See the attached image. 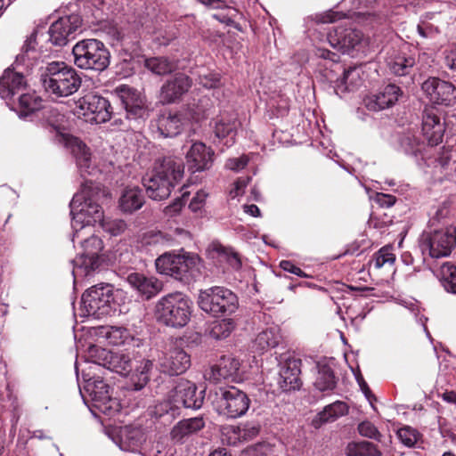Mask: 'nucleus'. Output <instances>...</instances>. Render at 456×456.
Instances as JSON below:
<instances>
[{
  "instance_id": "nucleus-41",
  "label": "nucleus",
  "mask_w": 456,
  "mask_h": 456,
  "mask_svg": "<svg viewBox=\"0 0 456 456\" xmlns=\"http://www.w3.org/2000/svg\"><path fill=\"white\" fill-rule=\"evenodd\" d=\"M438 276L444 289L451 294L456 295V266L450 263H444L438 271Z\"/></svg>"
},
{
  "instance_id": "nucleus-3",
  "label": "nucleus",
  "mask_w": 456,
  "mask_h": 456,
  "mask_svg": "<svg viewBox=\"0 0 456 456\" xmlns=\"http://www.w3.org/2000/svg\"><path fill=\"white\" fill-rule=\"evenodd\" d=\"M327 40L337 52L318 47L315 50V55L318 58L330 60L334 63L339 61L340 55L338 53L354 57L356 53L363 52L367 45L362 31L353 28L349 20H345L340 24L333 26L328 31Z\"/></svg>"
},
{
  "instance_id": "nucleus-18",
  "label": "nucleus",
  "mask_w": 456,
  "mask_h": 456,
  "mask_svg": "<svg viewBox=\"0 0 456 456\" xmlns=\"http://www.w3.org/2000/svg\"><path fill=\"white\" fill-rule=\"evenodd\" d=\"M81 26L78 15L72 14L61 17L53 22L48 29L49 41L57 46H64L74 38L77 30Z\"/></svg>"
},
{
  "instance_id": "nucleus-56",
  "label": "nucleus",
  "mask_w": 456,
  "mask_h": 456,
  "mask_svg": "<svg viewBox=\"0 0 456 456\" xmlns=\"http://www.w3.org/2000/svg\"><path fill=\"white\" fill-rule=\"evenodd\" d=\"M242 443L250 441L257 436L259 433V425L255 422H244L238 425Z\"/></svg>"
},
{
  "instance_id": "nucleus-28",
  "label": "nucleus",
  "mask_w": 456,
  "mask_h": 456,
  "mask_svg": "<svg viewBox=\"0 0 456 456\" xmlns=\"http://www.w3.org/2000/svg\"><path fill=\"white\" fill-rule=\"evenodd\" d=\"M444 124L434 110H426L422 117V134L431 146L442 142Z\"/></svg>"
},
{
  "instance_id": "nucleus-58",
  "label": "nucleus",
  "mask_w": 456,
  "mask_h": 456,
  "mask_svg": "<svg viewBox=\"0 0 456 456\" xmlns=\"http://www.w3.org/2000/svg\"><path fill=\"white\" fill-rule=\"evenodd\" d=\"M207 197L208 193L206 191L202 190L197 191L189 204V208L192 212L200 211L205 206Z\"/></svg>"
},
{
  "instance_id": "nucleus-59",
  "label": "nucleus",
  "mask_w": 456,
  "mask_h": 456,
  "mask_svg": "<svg viewBox=\"0 0 456 456\" xmlns=\"http://www.w3.org/2000/svg\"><path fill=\"white\" fill-rule=\"evenodd\" d=\"M370 199L381 208H390L395 205L396 198L390 194L376 192Z\"/></svg>"
},
{
  "instance_id": "nucleus-15",
  "label": "nucleus",
  "mask_w": 456,
  "mask_h": 456,
  "mask_svg": "<svg viewBox=\"0 0 456 456\" xmlns=\"http://www.w3.org/2000/svg\"><path fill=\"white\" fill-rule=\"evenodd\" d=\"M157 366L160 371L170 376L184 373L191 366V356L185 350L175 345L159 354Z\"/></svg>"
},
{
  "instance_id": "nucleus-10",
  "label": "nucleus",
  "mask_w": 456,
  "mask_h": 456,
  "mask_svg": "<svg viewBox=\"0 0 456 456\" xmlns=\"http://www.w3.org/2000/svg\"><path fill=\"white\" fill-rule=\"evenodd\" d=\"M456 246V227L450 225L440 229L425 231L419 240V248L424 256L432 258L450 256Z\"/></svg>"
},
{
  "instance_id": "nucleus-63",
  "label": "nucleus",
  "mask_w": 456,
  "mask_h": 456,
  "mask_svg": "<svg viewBox=\"0 0 456 456\" xmlns=\"http://www.w3.org/2000/svg\"><path fill=\"white\" fill-rule=\"evenodd\" d=\"M248 159L246 156H241L227 159L225 167L232 171H240L248 165Z\"/></svg>"
},
{
  "instance_id": "nucleus-26",
  "label": "nucleus",
  "mask_w": 456,
  "mask_h": 456,
  "mask_svg": "<svg viewBox=\"0 0 456 456\" xmlns=\"http://www.w3.org/2000/svg\"><path fill=\"white\" fill-rule=\"evenodd\" d=\"M214 151L203 142H194L188 152L186 159L188 167L191 172H200L208 169L213 162Z\"/></svg>"
},
{
  "instance_id": "nucleus-27",
  "label": "nucleus",
  "mask_w": 456,
  "mask_h": 456,
  "mask_svg": "<svg viewBox=\"0 0 456 456\" xmlns=\"http://www.w3.org/2000/svg\"><path fill=\"white\" fill-rule=\"evenodd\" d=\"M112 439L120 450L131 452H139L146 440L144 433L140 428L129 426L120 428Z\"/></svg>"
},
{
  "instance_id": "nucleus-32",
  "label": "nucleus",
  "mask_w": 456,
  "mask_h": 456,
  "mask_svg": "<svg viewBox=\"0 0 456 456\" xmlns=\"http://www.w3.org/2000/svg\"><path fill=\"white\" fill-rule=\"evenodd\" d=\"M366 64H360L354 67H349L344 70L343 77L337 80L336 92L354 91L359 88L365 79V68Z\"/></svg>"
},
{
  "instance_id": "nucleus-64",
  "label": "nucleus",
  "mask_w": 456,
  "mask_h": 456,
  "mask_svg": "<svg viewBox=\"0 0 456 456\" xmlns=\"http://www.w3.org/2000/svg\"><path fill=\"white\" fill-rule=\"evenodd\" d=\"M444 62L450 69L456 71V45H451L444 51Z\"/></svg>"
},
{
  "instance_id": "nucleus-53",
  "label": "nucleus",
  "mask_w": 456,
  "mask_h": 456,
  "mask_svg": "<svg viewBox=\"0 0 456 456\" xmlns=\"http://www.w3.org/2000/svg\"><path fill=\"white\" fill-rule=\"evenodd\" d=\"M395 260L391 248L383 247L374 256L371 263L376 269L383 267L385 265H393Z\"/></svg>"
},
{
  "instance_id": "nucleus-36",
  "label": "nucleus",
  "mask_w": 456,
  "mask_h": 456,
  "mask_svg": "<svg viewBox=\"0 0 456 456\" xmlns=\"http://www.w3.org/2000/svg\"><path fill=\"white\" fill-rule=\"evenodd\" d=\"M281 339L280 330L277 327H270L256 336L253 343V348L258 353L263 354L271 348L279 345Z\"/></svg>"
},
{
  "instance_id": "nucleus-5",
  "label": "nucleus",
  "mask_w": 456,
  "mask_h": 456,
  "mask_svg": "<svg viewBox=\"0 0 456 456\" xmlns=\"http://www.w3.org/2000/svg\"><path fill=\"white\" fill-rule=\"evenodd\" d=\"M83 385L79 383L80 395L86 403V400L92 401V407L108 416H113L119 411V403L113 398L110 392V386L103 379L94 373L82 370Z\"/></svg>"
},
{
  "instance_id": "nucleus-21",
  "label": "nucleus",
  "mask_w": 456,
  "mask_h": 456,
  "mask_svg": "<svg viewBox=\"0 0 456 456\" xmlns=\"http://www.w3.org/2000/svg\"><path fill=\"white\" fill-rule=\"evenodd\" d=\"M408 46L400 49H391L387 53L386 64L391 73L395 76L409 75L415 63V57L407 52Z\"/></svg>"
},
{
  "instance_id": "nucleus-6",
  "label": "nucleus",
  "mask_w": 456,
  "mask_h": 456,
  "mask_svg": "<svg viewBox=\"0 0 456 456\" xmlns=\"http://www.w3.org/2000/svg\"><path fill=\"white\" fill-rule=\"evenodd\" d=\"M158 273L183 283L195 281L200 276V263L197 256L164 253L155 261Z\"/></svg>"
},
{
  "instance_id": "nucleus-2",
  "label": "nucleus",
  "mask_w": 456,
  "mask_h": 456,
  "mask_svg": "<svg viewBox=\"0 0 456 456\" xmlns=\"http://www.w3.org/2000/svg\"><path fill=\"white\" fill-rule=\"evenodd\" d=\"M184 167L179 158L164 157L155 161L152 170L142 178L148 196L153 200L169 197L173 188L182 180Z\"/></svg>"
},
{
  "instance_id": "nucleus-25",
  "label": "nucleus",
  "mask_w": 456,
  "mask_h": 456,
  "mask_svg": "<svg viewBox=\"0 0 456 456\" xmlns=\"http://www.w3.org/2000/svg\"><path fill=\"white\" fill-rule=\"evenodd\" d=\"M127 283L145 299L155 297L162 290V282L154 276L140 273H131L126 277Z\"/></svg>"
},
{
  "instance_id": "nucleus-60",
  "label": "nucleus",
  "mask_w": 456,
  "mask_h": 456,
  "mask_svg": "<svg viewBox=\"0 0 456 456\" xmlns=\"http://www.w3.org/2000/svg\"><path fill=\"white\" fill-rule=\"evenodd\" d=\"M251 178L249 176L240 177L238 178L234 184L233 188L230 191V196L234 199L244 192V189L247 187Z\"/></svg>"
},
{
  "instance_id": "nucleus-8",
  "label": "nucleus",
  "mask_w": 456,
  "mask_h": 456,
  "mask_svg": "<svg viewBox=\"0 0 456 456\" xmlns=\"http://www.w3.org/2000/svg\"><path fill=\"white\" fill-rule=\"evenodd\" d=\"M192 302L181 293L174 292L162 297L156 304V317L167 326L183 328L190 321Z\"/></svg>"
},
{
  "instance_id": "nucleus-54",
  "label": "nucleus",
  "mask_w": 456,
  "mask_h": 456,
  "mask_svg": "<svg viewBox=\"0 0 456 456\" xmlns=\"http://www.w3.org/2000/svg\"><path fill=\"white\" fill-rule=\"evenodd\" d=\"M358 433L364 437L373 439L377 442H381L383 436L379 431L377 427L370 420H364L358 424Z\"/></svg>"
},
{
  "instance_id": "nucleus-29",
  "label": "nucleus",
  "mask_w": 456,
  "mask_h": 456,
  "mask_svg": "<svg viewBox=\"0 0 456 456\" xmlns=\"http://www.w3.org/2000/svg\"><path fill=\"white\" fill-rule=\"evenodd\" d=\"M37 36L31 34L25 41L20 53L17 55L13 63L14 69L29 72L39 61L40 53L37 49Z\"/></svg>"
},
{
  "instance_id": "nucleus-33",
  "label": "nucleus",
  "mask_w": 456,
  "mask_h": 456,
  "mask_svg": "<svg viewBox=\"0 0 456 456\" xmlns=\"http://www.w3.org/2000/svg\"><path fill=\"white\" fill-rule=\"evenodd\" d=\"M144 202L145 198L142 190L138 187H127L122 191L118 199V208L125 214H132L139 210Z\"/></svg>"
},
{
  "instance_id": "nucleus-42",
  "label": "nucleus",
  "mask_w": 456,
  "mask_h": 456,
  "mask_svg": "<svg viewBox=\"0 0 456 456\" xmlns=\"http://www.w3.org/2000/svg\"><path fill=\"white\" fill-rule=\"evenodd\" d=\"M347 456H380L378 447L368 441L351 442L346 448Z\"/></svg>"
},
{
  "instance_id": "nucleus-30",
  "label": "nucleus",
  "mask_w": 456,
  "mask_h": 456,
  "mask_svg": "<svg viewBox=\"0 0 456 456\" xmlns=\"http://www.w3.org/2000/svg\"><path fill=\"white\" fill-rule=\"evenodd\" d=\"M188 124V118L183 111L163 114L158 119V131L165 138L175 137L180 134Z\"/></svg>"
},
{
  "instance_id": "nucleus-16",
  "label": "nucleus",
  "mask_w": 456,
  "mask_h": 456,
  "mask_svg": "<svg viewBox=\"0 0 456 456\" xmlns=\"http://www.w3.org/2000/svg\"><path fill=\"white\" fill-rule=\"evenodd\" d=\"M115 94L123 105L128 119H144L148 116L144 98L135 89L121 85L116 87Z\"/></svg>"
},
{
  "instance_id": "nucleus-4",
  "label": "nucleus",
  "mask_w": 456,
  "mask_h": 456,
  "mask_svg": "<svg viewBox=\"0 0 456 456\" xmlns=\"http://www.w3.org/2000/svg\"><path fill=\"white\" fill-rule=\"evenodd\" d=\"M40 81L45 90L56 97L75 94L82 83L77 71L63 61H51L41 67Z\"/></svg>"
},
{
  "instance_id": "nucleus-52",
  "label": "nucleus",
  "mask_w": 456,
  "mask_h": 456,
  "mask_svg": "<svg viewBox=\"0 0 456 456\" xmlns=\"http://www.w3.org/2000/svg\"><path fill=\"white\" fill-rule=\"evenodd\" d=\"M221 441L227 445L236 446L242 444L238 425H224L220 428Z\"/></svg>"
},
{
  "instance_id": "nucleus-55",
  "label": "nucleus",
  "mask_w": 456,
  "mask_h": 456,
  "mask_svg": "<svg viewBox=\"0 0 456 456\" xmlns=\"http://www.w3.org/2000/svg\"><path fill=\"white\" fill-rule=\"evenodd\" d=\"M397 436L405 446L412 447L418 442L419 434L416 429L407 426L398 429Z\"/></svg>"
},
{
  "instance_id": "nucleus-31",
  "label": "nucleus",
  "mask_w": 456,
  "mask_h": 456,
  "mask_svg": "<svg viewBox=\"0 0 456 456\" xmlns=\"http://www.w3.org/2000/svg\"><path fill=\"white\" fill-rule=\"evenodd\" d=\"M205 427L202 417L190 418L179 421L170 432L171 440L175 444H183L192 435L197 434Z\"/></svg>"
},
{
  "instance_id": "nucleus-23",
  "label": "nucleus",
  "mask_w": 456,
  "mask_h": 456,
  "mask_svg": "<svg viewBox=\"0 0 456 456\" xmlns=\"http://www.w3.org/2000/svg\"><path fill=\"white\" fill-rule=\"evenodd\" d=\"M24 71L20 69H7L0 77V97L12 99L15 94L21 93L27 87Z\"/></svg>"
},
{
  "instance_id": "nucleus-7",
  "label": "nucleus",
  "mask_w": 456,
  "mask_h": 456,
  "mask_svg": "<svg viewBox=\"0 0 456 456\" xmlns=\"http://www.w3.org/2000/svg\"><path fill=\"white\" fill-rule=\"evenodd\" d=\"M112 285L99 284L88 289L81 297L83 316L102 319L114 314L119 306Z\"/></svg>"
},
{
  "instance_id": "nucleus-37",
  "label": "nucleus",
  "mask_w": 456,
  "mask_h": 456,
  "mask_svg": "<svg viewBox=\"0 0 456 456\" xmlns=\"http://www.w3.org/2000/svg\"><path fill=\"white\" fill-rule=\"evenodd\" d=\"M152 367V361L148 359L142 360L130 376L128 385L129 389L134 391L142 389L150 380V371Z\"/></svg>"
},
{
  "instance_id": "nucleus-40",
  "label": "nucleus",
  "mask_w": 456,
  "mask_h": 456,
  "mask_svg": "<svg viewBox=\"0 0 456 456\" xmlns=\"http://www.w3.org/2000/svg\"><path fill=\"white\" fill-rule=\"evenodd\" d=\"M131 357L123 353L111 352L108 359L105 369L118 373L120 375H126L131 371Z\"/></svg>"
},
{
  "instance_id": "nucleus-39",
  "label": "nucleus",
  "mask_w": 456,
  "mask_h": 456,
  "mask_svg": "<svg viewBox=\"0 0 456 456\" xmlns=\"http://www.w3.org/2000/svg\"><path fill=\"white\" fill-rule=\"evenodd\" d=\"M400 149L408 155L417 156L421 151L422 142L414 130L409 129L398 136Z\"/></svg>"
},
{
  "instance_id": "nucleus-61",
  "label": "nucleus",
  "mask_w": 456,
  "mask_h": 456,
  "mask_svg": "<svg viewBox=\"0 0 456 456\" xmlns=\"http://www.w3.org/2000/svg\"><path fill=\"white\" fill-rule=\"evenodd\" d=\"M184 206V200L183 198L175 199L170 205L164 208V214L168 217L176 216Z\"/></svg>"
},
{
  "instance_id": "nucleus-20",
  "label": "nucleus",
  "mask_w": 456,
  "mask_h": 456,
  "mask_svg": "<svg viewBox=\"0 0 456 456\" xmlns=\"http://www.w3.org/2000/svg\"><path fill=\"white\" fill-rule=\"evenodd\" d=\"M191 79L183 73L169 77L160 88V101L169 104L179 100L191 86Z\"/></svg>"
},
{
  "instance_id": "nucleus-11",
  "label": "nucleus",
  "mask_w": 456,
  "mask_h": 456,
  "mask_svg": "<svg viewBox=\"0 0 456 456\" xmlns=\"http://www.w3.org/2000/svg\"><path fill=\"white\" fill-rule=\"evenodd\" d=\"M198 305L202 311L214 316L225 315L236 311L238 298L224 287H212L200 291Z\"/></svg>"
},
{
  "instance_id": "nucleus-22",
  "label": "nucleus",
  "mask_w": 456,
  "mask_h": 456,
  "mask_svg": "<svg viewBox=\"0 0 456 456\" xmlns=\"http://www.w3.org/2000/svg\"><path fill=\"white\" fill-rule=\"evenodd\" d=\"M402 95L403 91L398 86L388 84L368 96L364 102L369 110L378 111L394 106Z\"/></svg>"
},
{
  "instance_id": "nucleus-14",
  "label": "nucleus",
  "mask_w": 456,
  "mask_h": 456,
  "mask_svg": "<svg viewBox=\"0 0 456 456\" xmlns=\"http://www.w3.org/2000/svg\"><path fill=\"white\" fill-rule=\"evenodd\" d=\"M426 98L436 105L452 106L456 102V86L437 77H429L421 85Z\"/></svg>"
},
{
  "instance_id": "nucleus-35",
  "label": "nucleus",
  "mask_w": 456,
  "mask_h": 456,
  "mask_svg": "<svg viewBox=\"0 0 456 456\" xmlns=\"http://www.w3.org/2000/svg\"><path fill=\"white\" fill-rule=\"evenodd\" d=\"M212 107L213 103L211 99L208 96H202L197 101L193 100V102H190L183 112L185 114L189 122H199L208 116Z\"/></svg>"
},
{
  "instance_id": "nucleus-46",
  "label": "nucleus",
  "mask_w": 456,
  "mask_h": 456,
  "mask_svg": "<svg viewBox=\"0 0 456 456\" xmlns=\"http://www.w3.org/2000/svg\"><path fill=\"white\" fill-rule=\"evenodd\" d=\"M348 407L346 403L336 401L327 405L323 411L318 414V417L322 423H326L336 420L338 418L346 415Z\"/></svg>"
},
{
  "instance_id": "nucleus-34",
  "label": "nucleus",
  "mask_w": 456,
  "mask_h": 456,
  "mask_svg": "<svg viewBox=\"0 0 456 456\" xmlns=\"http://www.w3.org/2000/svg\"><path fill=\"white\" fill-rule=\"evenodd\" d=\"M110 353L111 351L98 346H89L85 356L88 366L82 370H86L87 372H91V375H94V373L97 374V371H99L102 367L105 368Z\"/></svg>"
},
{
  "instance_id": "nucleus-48",
  "label": "nucleus",
  "mask_w": 456,
  "mask_h": 456,
  "mask_svg": "<svg viewBox=\"0 0 456 456\" xmlns=\"http://www.w3.org/2000/svg\"><path fill=\"white\" fill-rule=\"evenodd\" d=\"M213 251L216 253L219 262H225L232 270H239L241 266L239 255L232 248H226L221 244L213 246Z\"/></svg>"
},
{
  "instance_id": "nucleus-47",
  "label": "nucleus",
  "mask_w": 456,
  "mask_h": 456,
  "mask_svg": "<svg viewBox=\"0 0 456 456\" xmlns=\"http://www.w3.org/2000/svg\"><path fill=\"white\" fill-rule=\"evenodd\" d=\"M336 383L333 370L330 367L322 366L318 370L314 387L321 392L332 391Z\"/></svg>"
},
{
  "instance_id": "nucleus-12",
  "label": "nucleus",
  "mask_w": 456,
  "mask_h": 456,
  "mask_svg": "<svg viewBox=\"0 0 456 456\" xmlns=\"http://www.w3.org/2000/svg\"><path fill=\"white\" fill-rule=\"evenodd\" d=\"M74 114L88 123H105L111 118L110 102L100 94L88 93L76 102Z\"/></svg>"
},
{
  "instance_id": "nucleus-13",
  "label": "nucleus",
  "mask_w": 456,
  "mask_h": 456,
  "mask_svg": "<svg viewBox=\"0 0 456 456\" xmlns=\"http://www.w3.org/2000/svg\"><path fill=\"white\" fill-rule=\"evenodd\" d=\"M250 406V399L248 395L234 387L220 389L216 401V410L218 414L228 419H237L244 416Z\"/></svg>"
},
{
  "instance_id": "nucleus-57",
  "label": "nucleus",
  "mask_w": 456,
  "mask_h": 456,
  "mask_svg": "<svg viewBox=\"0 0 456 456\" xmlns=\"http://www.w3.org/2000/svg\"><path fill=\"white\" fill-rule=\"evenodd\" d=\"M198 83L205 88H215L220 84V76L208 70L199 73Z\"/></svg>"
},
{
  "instance_id": "nucleus-9",
  "label": "nucleus",
  "mask_w": 456,
  "mask_h": 456,
  "mask_svg": "<svg viewBox=\"0 0 456 456\" xmlns=\"http://www.w3.org/2000/svg\"><path fill=\"white\" fill-rule=\"evenodd\" d=\"M72 54L74 64L81 69L103 71L110 65V53L98 39L79 40L73 46Z\"/></svg>"
},
{
  "instance_id": "nucleus-45",
  "label": "nucleus",
  "mask_w": 456,
  "mask_h": 456,
  "mask_svg": "<svg viewBox=\"0 0 456 456\" xmlns=\"http://www.w3.org/2000/svg\"><path fill=\"white\" fill-rule=\"evenodd\" d=\"M144 66L156 75H166L174 71L176 65L165 57H152L144 60Z\"/></svg>"
},
{
  "instance_id": "nucleus-38",
  "label": "nucleus",
  "mask_w": 456,
  "mask_h": 456,
  "mask_svg": "<svg viewBox=\"0 0 456 456\" xmlns=\"http://www.w3.org/2000/svg\"><path fill=\"white\" fill-rule=\"evenodd\" d=\"M178 404L168 395V400L156 403L151 411V414L156 419H164V423L171 422L179 415Z\"/></svg>"
},
{
  "instance_id": "nucleus-19",
  "label": "nucleus",
  "mask_w": 456,
  "mask_h": 456,
  "mask_svg": "<svg viewBox=\"0 0 456 456\" xmlns=\"http://www.w3.org/2000/svg\"><path fill=\"white\" fill-rule=\"evenodd\" d=\"M278 384L284 392L299 389L301 386V360L290 356H284L280 363Z\"/></svg>"
},
{
  "instance_id": "nucleus-62",
  "label": "nucleus",
  "mask_w": 456,
  "mask_h": 456,
  "mask_svg": "<svg viewBox=\"0 0 456 456\" xmlns=\"http://www.w3.org/2000/svg\"><path fill=\"white\" fill-rule=\"evenodd\" d=\"M248 456H272V448L266 444H258L247 451Z\"/></svg>"
},
{
  "instance_id": "nucleus-51",
  "label": "nucleus",
  "mask_w": 456,
  "mask_h": 456,
  "mask_svg": "<svg viewBox=\"0 0 456 456\" xmlns=\"http://www.w3.org/2000/svg\"><path fill=\"white\" fill-rule=\"evenodd\" d=\"M102 228L111 236H118L122 234L127 228L126 223L119 218H103L98 220Z\"/></svg>"
},
{
  "instance_id": "nucleus-1",
  "label": "nucleus",
  "mask_w": 456,
  "mask_h": 456,
  "mask_svg": "<svg viewBox=\"0 0 456 456\" xmlns=\"http://www.w3.org/2000/svg\"><path fill=\"white\" fill-rule=\"evenodd\" d=\"M67 146L76 159L80 175L84 178L80 191L70 201L72 242L80 246L81 252L71 261L74 284L91 275L100 265V254L103 249L102 239L94 233V226L102 216V208L95 200L96 192L92 179L98 169L92 162L87 146L77 137L67 139Z\"/></svg>"
},
{
  "instance_id": "nucleus-43",
  "label": "nucleus",
  "mask_w": 456,
  "mask_h": 456,
  "mask_svg": "<svg viewBox=\"0 0 456 456\" xmlns=\"http://www.w3.org/2000/svg\"><path fill=\"white\" fill-rule=\"evenodd\" d=\"M18 100L20 118H25L41 108L42 100L35 94L21 93Z\"/></svg>"
},
{
  "instance_id": "nucleus-49",
  "label": "nucleus",
  "mask_w": 456,
  "mask_h": 456,
  "mask_svg": "<svg viewBox=\"0 0 456 456\" xmlns=\"http://www.w3.org/2000/svg\"><path fill=\"white\" fill-rule=\"evenodd\" d=\"M105 337L113 346L129 345L134 340L129 330L124 327H110L105 331Z\"/></svg>"
},
{
  "instance_id": "nucleus-24",
  "label": "nucleus",
  "mask_w": 456,
  "mask_h": 456,
  "mask_svg": "<svg viewBox=\"0 0 456 456\" xmlns=\"http://www.w3.org/2000/svg\"><path fill=\"white\" fill-rule=\"evenodd\" d=\"M240 122L235 114L222 113L216 118L214 134L224 146L230 147L235 142V136Z\"/></svg>"
},
{
  "instance_id": "nucleus-50",
  "label": "nucleus",
  "mask_w": 456,
  "mask_h": 456,
  "mask_svg": "<svg viewBox=\"0 0 456 456\" xmlns=\"http://www.w3.org/2000/svg\"><path fill=\"white\" fill-rule=\"evenodd\" d=\"M235 327L232 319H223L213 322L210 329V336L215 339H222L227 338Z\"/></svg>"
},
{
  "instance_id": "nucleus-44",
  "label": "nucleus",
  "mask_w": 456,
  "mask_h": 456,
  "mask_svg": "<svg viewBox=\"0 0 456 456\" xmlns=\"http://www.w3.org/2000/svg\"><path fill=\"white\" fill-rule=\"evenodd\" d=\"M240 366V362L239 360L231 356L223 357L220 360L219 364L215 369L218 373V378L216 379H226L230 378L234 379L238 374Z\"/></svg>"
},
{
  "instance_id": "nucleus-17",
  "label": "nucleus",
  "mask_w": 456,
  "mask_h": 456,
  "mask_svg": "<svg viewBox=\"0 0 456 456\" xmlns=\"http://www.w3.org/2000/svg\"><path fill=\"white\" fill-rule=\"evenodd\" d=\"M170 397L178 404L179 408L183 406L184 408L198 410L203 404L205 390L198 391L194 383L181 379L170 391Z\"/></svg>"
}]
</instances>
